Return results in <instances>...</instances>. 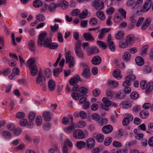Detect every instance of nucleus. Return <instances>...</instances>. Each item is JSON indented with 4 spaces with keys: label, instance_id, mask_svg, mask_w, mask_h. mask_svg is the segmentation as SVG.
I'll list each match as a JSON object with an SVG mask.
<instances>
[{
    "label": "nucleus",
    "instance_id": "f257e3e1",
    "mask_svg": "<svg viewBox=\"0 0 153 153\" xmlns=\"http://www.w3.org/2000/svg\"><path fill=\"white\" fill-rule=\"evenodd\" d=\"M46 32H42L40 34L37 42L38 45L41 46L43 45L44 47L46 48V45H49L52 42L51 39L49 37L46 38Z\"/></svg>",
    "mask_w": 153,
    "mask_h": 153
},
{
    "label": "nucleus",
    "instance_id": "f03ea898",
    "mask_svg": "<svg viewBox=\"0 0 153 153\" xmlns=\"http://www.w3.org/2000/svg\"><path fill=\"white\" fill-rule=\"evenodd\" d=\"M35 58L33 57L30 59L27 62L30 73L32 76H35L38 72L37 66L35 64Z\"/></svg>",
    "mask_w": 153,
    "mask_h": 153
},
{
    "label": "nucleus",
    "instance_id": "7ed1b4c3",
    "mask_svg": "<svg viewBox=\"0 0 153 153\" xmlns=\"http://www.w3.org/2000/svg\"><path fill=\"white\" fill-rule=\"evenodd\" d=\"M81 40H77L75 44L74 50L76 55L79 58L83 59L84 58V55L81 48Z\"/></svg>",
    "mask_w": 153,
    "mask_h": 153
},
{
    "label": "nucleus",
    "instance_id": "20e7f679",
    "mask_svg": "<svg viewBox=\"0 0 153 153\" xmlns=\"http://www.w3.org/2000/svg\"><path fill=\"white\" fill-rule=\"evenodd\" d=\"M140 85L142 89H144L146 88V93L149 94L153 89V82H150L148 84H147L145 80H143L140 82Z\"/></svg>",
    "mask_w": 153,
    "mask_h": 153
},
{
    "label": "nucleus",
    "instance_id": "39448f33",
    "mask_svg": "<svg viewBox=\"0 0 153 153\" xmlns=\"http://www.w3.org/2000/svg\"><path fill=\"white\" fill-rule=\"evenodd\" d=\"M36 82L37 84L39 85H43L46 83V77L43 75L41 69L39 70Z\"/></svg>",
    "mask_w": 153,
    "mask_h": 153
},
{
    "label": "nucleus",
    "instance_id": "423d86ee",
    "mask_svg": "<svg viewBox=\"0 0 153 153\" xmlns=\"http://www.w3.org/2000/svg\"><path fill=\"white\" fill-rule=\"evenodd\" d=\"M71 51H68L65 53L66 63H69L68 67L69 68L73 67L74 64V58L71 55Z\"/></svg>",
    "mask_w": 153,
    "mask_h": 153
},
{
    "label": "nucleus",
    "instance_id": "0eeeda50",
    "mask_svg": "<svg viewBox=\"0 0 153 153\" xmlns=\"http://www.w3.org/2000/svg\"><path fill=\"white\" fill-rule=\"evenodd\" d=\"M81 66L83 68L82 75L86 78H88L90 76V68L85 63H82L80 64Z\"/></svg>",
    "mask_w": 153,
    "mask_h": 153
},
{
    "label": "nucleus",
    "instance_id": "6e6552de",
    "mask_svg": "<svg viewBox=\"0 0 153 153\" xmlns=\"http://www.w3.org/2000/svg\"><path fill=\"white\" fill-rule=\"evenodd\" d=\"M92 4L94 8L97 10H101L104 7L103 3L100 0H93Z\"/></svg>",
    "mask_w": 153,
    "mask_h": 153
},
{
    "label": "nucleus",
    "instance_id": "1a4fd4ad",
    "mask_svg": "<svg viewBox=\"0 0 153 153\" xmlns=\"http://www.w3.org/2000/svg\"><path fill=\"white\" fill-rule=\"evenodd\" d=\"M73 135L74 138L77 139H83L85 137L83 132L79 129L74 130L73 132Z\"/></svg>",
    "mask_w": 153,
    "mask_h": 153
},
{
    "label": "nucleus",
    "instance_id": "9d476101",
    "mask_svg": "<svg viewBox=\"0 0 153 153\" xmlns=\"http://www.w3.org/2000/svg\"><path fill=\"white\" fill-rule=\"evenodd\" d=\"M152 0H147L143 6L140 8V12H146L150 9L152 5Z\"/></svg>",
    "mask_w": 153,
    "mask_h": 153
},
{
    "label": "nucleus",
    "instance_id": "9b49d317",
    "mask_svg": "<svg viewBox=\"0 0 153 153\" xmlns=\"http://www.w3.org/2000/svg\"><path fill=\"white\" fill-rule=\"evenodd\" d=\"M102 101L104 103V105L102 103L101 105V107L102 108L105 110H108V107L111 105V101L105 97L102 98Z\"/></svg>",
    "mask_w": 153,
    "mask_h": 153
},
{
    "label": "nucleus",
    "instance_id": "f8f14e48",
    "mask_svg": "<svg viewBox=\"0 0 153 153\" xmlns=\"http://www.w3.org/2000/svg\"><path fill=\"white\" fill-rule=\"evenodd\" d=\"M87 55L89 56L92 54L97 53L99 52L98 48L96 46L90 47L86 50Z\"/></svg>",
    "mask_w": 153,
    "mask_h": 153
},
{
    "label": "nucleus",
    "instance_id": "ddd939ff",
    "mask_svg": "<svg viewBox=\"0 0 153 153\" xmlns=\"http://www.w3.org/2000/svg\"><path fill=\"white\" fill-rule=\"evenodd\" d=\"M113 127L111 125H108L104 126L102 128V132L105 134L111 133L113 130Z\"/></svg>",
    "mask_w": 153,
    "mask_h": 153
},
{
    "label": "nucleus",
    "instance_id": "4468645a",
    "mask_svg": "<svg viewBox=\"0 0 153 153\" xmlns=\"http://www.w3.org/2000/svg\"><path fill=\"white\" fill-rule=\"evenodd\" d=\"M102 61L101 58L100 56H97L94 57L91 60V63L95 65L100 64Z\"/></svg>",
    "mask_w": 153,
    "mask_h": 153
},
{
    "label": "nucleus",
    "instance_id": "2eb2a0df",
    "mask_svg": "<svg viewBox=\"0 0 153 153\" xmlns=\"http://www.w3.org/2000/svg\"><path fill=\"white\" fill-rule=\"evenodd\" d=\"M87 147L88 148L91 149L94 147L95 145V142L94 139L90 138L86 140Z\"/></svg>",
    "mask_w": 153,
    "mask_h": 153
},
{
    "label": "nucleus",
    "instance_id": "dca6fc26",
    "mask_svg": "<svg viewBox=\"0 0 153 153\" xmlns=\"http://www.w3.org/2000/svg\"><path fill=\"white\" fill-rule=\"evenodd\" d=\"M59 6L60 4L59 3H57L56 4H52L50 6H48L46 4H45V9H47V8L48 7V10L51 12L54 11L55 9L59 7Z\"/></svg>",
    "mask_w": 153,
    "mask_h": 153
},
{
    "label": "nucleus",
    "instance_id": "f3484780",
    "mask_svg": "<svg viewBox=\"0 0 153 153\" xmlns=\"http://www.w3.org/2000/svg\"><path fill=\"white\" fill-rule=\"evenodd\" d=\"M135 39L134 35L133 34H130L126 37L125 39L129 45H130L134 42Z\"/></svg>",
    "mask_w": 153,
    "mask_h": 153
},
{
    "label": "nucleus",
    "instance_id": "a211bd4d",
    "mask_svg": "<svg viewBox=\"0 0 153 153\" xmlns=\"http://www.w3.org/2000/svg\"><path fill=\"white\" fill-rule=\"evenodd\" d=\"M83 36L84 39L87 41L93 42L94 40V38L90 33H85L83 34Z\"/></svg>",
    "mask_w": 153,
    "mask_h": 153
},
{
    "label": "nucleus",
    "instance_id": "6ab92c4d",
    "mask_svg": "<svg viewBox=\"0 0 153 153\" xmlns=\"http://www.w3.org/2000/svg\"><path fill=\"white\" fill-rule=\"evenodd\" d=\"M149 115V113L148 111L146 110H142L140 113L139 115L140 117L142 119H146Z\"/></svg>",
    "mask_w": 153,
    "mask_h": 153
},
{
    "label": "nucleus",
    "instance_id": "aec40b11",
    "mask_svg": "<svg viewBox=\"0 0 153 153\" xmlns=\"http://www.w3.org/2000/svg\"><path fill=\"white\" fill-rule=\"evenodd\" d=\"M122 107L124 109H128L131 108L132 106L131 103L128 101H123L121 104Z\"/></svg>",
    "mask_w": 153,
    "mask_h": 153
},
{
    "label": "nucleus",
    "instance_id": "412c9836",
    "mask_svg": "<svg viewBox=\"0 0 153 153\" xmlns=\"http://www.w3.org/2000/svg\"><path fill=\"white\" fill-rule=\"evenodd\" d=\"M91 15V13H88V10L85 9H84L79 16V17L81 19H83L87 16H89Z\"/></svg>",
    "mask_w": 153,
    "mask_h": 153
},
{
    "label": "nucleus",
    "instance_id": "4be33fe9",
    "mask_svg": "<svg viewBox=\"0 0 153 153\" xmlns=\"http://www.w3.org/2000/svg\"><path fill=\"white\" fill-rule=\"evenodd\" d=\"M79 77L77 76V77H74L71 78L69 81V83L70 85H76L79 80H80Z\"/></svg>",
    "mask_w": 153,
    "mask_h": 153
},
{
    "label": "nucleus",
    "instance_id": "5701e85b",
    "mask_svg": "<svg viewBox=\"0 0 153 153\" xmlns=\"http://www.w3.org/2000/svg\"><path fill=\"white\" fill-rule=\"evenodd\" d=\"M42 116L46 122H48L51 120V117L48 111H44L43 113Z\"/></svg>",
    "mask_w": 153,
    "mask_h": 153
},
{
    "label": "nucleus",
    "instance_id": "b1692460",
    "mask_svg": "<svg viewBox=\"0 0 153 153\" xmlns=\"http://www.w3.org/2000/svg\"><path fill=\"white\" fill-rule=\"evenodd\" d=\"M126 96V94L122 90L119 91L116 95V98L120 100L124 98Z\"/></svg>",
    "mask_w": 153,
    "mask_h": 153
},
{
    "label": "nucleus",
    "instance_id": "393cba45",
    "mask_svg": "<svg viewBox=\"0 0 153 153\" xmlns=\"http://www.w3.org/2000/svg\"><path fill=\"white\" fill-rule=\"evenodd\" d=\"M55 84L53 80L50 79L48 82V88L49 90L53 91L55 90Z\"/></svg>",
    "mask_w": 153,
    "mask_h": 153
},
{
    "label": "nucleus",
    "instance_id": "a878e982",
    "mask_svg": "<svg viewBox=\"0 0 153 153\" xmlns=\"http://www.w3.org/2000/svg\"><path fill=\"white\" fill-rule=\"evenodd\" d=\"M75 124L72 123V125L67 127H66L64 129V131L68 133H71L75 129Z\"/></svg>",
    "mask_w": 153,
    "mask_h": 153
},
{
    "label": "nucleus",
    "instance_id": "bb28decb",
    "mask_svg": "<svg viewBox=\"0 0 153 153\" xmlns=\"http://www.w3.org/2000/svg\"><path fill=\"white\" fill-rule=\"evenodd\" d=\"M136 63L139 66L143 65L144 63V60L143 58L138 56L136 57L135 59Z\"/></svg>",
    "mask_w": 153,
    "mask_h": 153
},
{
    "label": "nucleus",
    "instance_id": "cd10ccee",
    "mask_svg": "<svg viewBox=\"0 0 153 153\" xmlns=\"http://www.w3.org/2000/svg\"><path fill=\"white\" fill-rule=\"evenodd\" d=\"M119 45L123 48H126L130 45L126 39L121 40L119 43Z\"/></svg>",
    "mask_w": 153,
    "mask_h": 153
},
{
    "label": "nucleus",
    "instance_id": "c85d7f7f",
    "mask_svg": "<svg viewBox=\"0 0 153 153\" xmlns=\"http://www.w3.org/2000/svg\"><path fill=\"white\" fill-rule=\"evenodd\" d=\"M123 19V17L119 13H116L114 16V21L115 22L118 23Z\"/></svg>",
    "mask_w": 153,
    "mask_h": 153
},
{
    "label": "nucleus",
    "instance_id": "c756f323",
    "mask_svg": "<svg viewBox=\"0 0 153 153\" xmlns=\"http://www.w3.org/2000/svg\"><path fill=\"white\" fill-rule=\"evenodd\" d=\"M108 86L110 88H115L118 86V83L116 81L113 80L108 81L107 84Z\"/></svg>",
    "mask_w": 153,
    "mask_h": 153
},
{
    "label": "nucleus",
    "instance_id": "7c9ffc66",
    "mask_svg": "<svg viewBox=\"0 0 153 153\" xmlns=\"http://www.w3.org/2000/svg\"><path fill=\"white\" fill-rule=\"evenodd\" d=\"M150 23V19H147L143 23L141 27L142 29L144 30H145L147 27L149 26Z\"/></svg>",
    "mask_w": 153,
    "mask_h": 153
},
{
    "label": "nucleus",
    "instance_id": "2f4dec72",
    "mask_svg": "<svg viewBox=\"0 0 153 153\" xmlns=\"http://www.w3.org/2000/svg\"><path fill=\"white\" fill-rule=\"evenodd\" d=\"M86 145L85 143L83 141H80L76 142V146L79 149H81L82 148H85Z\"/></svg>",
    "mask_w": 153,
    "mask_h": 153
},
{
    "label": "nucleus",
    "instance_id": "473e14b6",
    "mask_svg": "<svg viewBox=\"0 0 153 153\" xmlns=\"http://www.w3.org/2000/svg\"><path fill=\"white\" fill-rule=\"evenodd\" d=\"M2 134L4 137L7 139H9L12 137V134L10 132L7 130L4 131L2 132Z\"/></svg>",
    "mask_w": 153,
    "mask_h": 153
},
{
    "label": "nucleus",
    "instance_id": "72a5a7b5",
    "mask_svg": "<svg viewBox=\"0 0 153 153\" xmlns=\"http://www.w3.org/2000/svg\"><path fill=\"white\" fill-rule=\"evenodd\" d=\"M42 4V2L40 0H35L33 3V6L36 8H39L41 7Z\"/></svg>",
    "mask_w": 153,
    "mask_h": 153
},
{
    "label": "nucleus",
    "instance_id": "f704fd0d",
    "mask_svg": "<svg viewBox=\"0 0 153 153\" xmlns=\"http://www.w3.org/2000/svg\"><path fill=\"white\" fill-rule=\"evenodd\" d=\"M131 57V55L129 52H124L123 56V59L125 61L129 60Z\"/></svg>",
    "mask_w": 153,
    "mask_h": 153
},
{
    "label": "nucleus",
    "instance_id": "c9c22d12",
    "mask_svg": "<svg viewBox=\"0 0 153 153\" xmlns=\"http://www.w3.org/2000/svg\"><path fill=\"white\" fill-rule=\"evenodd\" d=\"M96 136L94 137L96 138L97 141L99 143H102L104 139V136L102 134H95Z\"/></svg>",
    "mask_w": 153,
    "mask_h": 153
},
{
    "label": "nucleus",
    "instance_id": "e433bc0d",
    "mask_svg": "<svg viewBox=\"0 0 153 153\" xmlns=\"http://www.w3.org/2000/svg\"><path fill=\"white\" fill-rule=\"evenodd\" d=\"M28 46L30 50L33 51L35 49V42L32 40H30L28 43Z\"/></svg>",
    "mask_w": 153,
    "mask_h": 153
},
{
    "label": "nucleus",
    "instance_id": "4c0bfd02",
    "mask_svg": "<svg viewBox=\"0 0 153 153\" xmlns=\"http://www.w3.org/2000/svg\"><path fill=\"white\" fill-rule=\"evenodd\" d=\"M77 92H79L80 96H81L85 95L87 93V90L85 88L82 87L79 89Z\"/></svg>",
    "mask_w": 153,
    "mask_h": 153
},
{
    "label": "nucleus",
    "instance_id": "58836bf2",
    "mask_svg": "<svg viewBox=\"0 0 153 153\" xmlns=\"http://www.w3.org/2000/svg\"><path fill=\"white\" fill-rule=\"evenodd\" d=\"M124 36L123 32L121 31H119L115 35V38L117 39H120L123 38Z\"/></svg>",
    "mask_w": 153,
    "mask_h": 153
},
{
    "label": "nucleus",
    "instance_id": "ea45409f",
    "mask_svg": "<svg viewBox=\"0 0 153 153\" xmlns=\"http://www.w3.org/2000/svg\"><path fill=\"white\" fill-rule=\"evenodd\" d=\"M36 114L33 111L30 112L28 114V118L30 121L33 122L35 117Z\"/></svg>",
    "mask_w": 153,
    "mask_h": 153
},
{
    "label": "nucleus",
    "instance_id": "a19ab883",
    "mask_svg": "<svg viewBox=\"0 0 153 153\" xmlns=\"http://www.w3.org/2000/svg\"><path fill=\"white\" fill-rule=\"evenodd\" d=\"M46 48H48L51 49H55L58 46V44L56 43L51 42L49 45H46Z\"/></svg>",
    "mask_w": 153,
    "mask_h": 153
},
{
    "label": "nucleus",
    "instance_id": "79ce46f5",
    "mask_svg": "<svg viewBox=\"0 0 153 153\" xmlns=\"http://www.w3.org/2000/svg\"><path fill=\"white\" fill-rule=\"evenodd\" d=\"M143 0H137L134 3V5L132 7V9H136L139 7L142 4Z\"/></svg>",
    "mask_w": 153,
    "mask_h": 153
},
{
    "label": "nucleus",
    "instance_id": "37998d69",
    "mask_svg": "<svg viewBox=\"0 0 153 153\" xmlns=\"http://www.w3.org/2000/svg\"><path fill=\"white\" fill-rule=\"evenodd\" d=\"M121 70L120 69H116L113 72V75L115 78H118L121 74Z\"/></svg>",
    "mask_w": 153,
    "mask_h": 153
},
{
    "label": "nucleus",
    "instance_id": "c03bdc74",
    "mask_svg": "<svg viewBox=\"0 0 153 153\" xmlns=\"http://www.w3.org/2000/svg\"><path fill=\"white\" fill-rule=\"evenodd\" d=\"M106 94L107 97L109 99H111L114 95V91L111 89H109L106 91Z\"/></svg>",
    "mask_w": 153,
    "mask_h": 153
},
{
    "label": "nucleus",
    "instance_id": "a18cd8bd",
    "mask_svg": "<svg viewBox=\"0 0 153 153\" xmlns=\"http://www.w3.org/2000/svg\"><path fill=\"white\" fill-rule=\"evenodd\" d=\"M91 116L92 119L94 120L99 122L100 121V117L97 114L93 113L91 114Z\"/></svg>",
    "mask_w": 153,
    "mask_h": 153
},
{
    "label": "nucleus",
    "instance_id": "49530a36",
    "mask_svg": "<svg viewBox=\"0 0 153 153\" xmlns=\"http://www.w3.org/2000/svg\"><path fill=\"white\" fill-rule=\"evenodd\" d=\"M118 11L119 13L120 14V15L123 18L126 19V12L124 10L123 8H121L119 9Z\"/></svg>",
    "mask_w": 153,
    "mask_h": 153
},
{
    "label": "nucleus",
    "instance_id": "de8ad7c7",
    "mask_svg": "<svg viewBox=\"0 0 153 153\" xmlns=\"http://www.w3.org/2000/svg\"><path fill=\"white\" fill-rule=\"evenodd\" d=\"M62 68L54 69L53 70V74L56 77H58L59 73L61 72L62 71Z\"/></svg>",
    "mask_w": 153,
    "mask_h": 153
},
{
    "label": "nucleus",
    "instance_id": "09e8293b",
    "mask_svg": "<svg viewBox=\"0 0 153 153\" xmlns=\"http://www.w3.org/2000/svg\"><path fill=\"white\" fill-rule=\"evenodd\" d=\"M112 140V138L111 137H106L104 141V145L106 146H108L110 145Z\"/></svg>",
    "mask_w": 153,
    "mask_h": 153
},
{
    "label": "nucleus",
    "instance_id": "8fccbe9b",
    "mask_svg": "<svg viewBox=\"0 0 153 153\" xmlns=\"http://www.w3.org/2000/svg\"><path fill=\"white\" fill-rule=\"evenodd\" d=\"M110 50L112 52H114L115 50V46L113 42H109L108 43Z\"/></svg>",
    "mask_w": 153,
    "mask_h": 153
},
{
    "label": "nucleus",
    "instance_id": "3c124183",
    "mask_svg": "<svg viewBox=\"0 0 153 153\" xmlns=\"http://www.w3.org/2000/svg\"><path fill=\"white\" fill-rule=\"evenodd\" d=\"M97 17L101 20H103L105 19L104 13L102 11H98L96 13Z\"/></svg>",
    "mask_w": 153,
    "mask_h": 153
},
{
    "label": "nucleus",
    "instance_id": "603ef678",
    "mask_svg": "<svg viewBox=\"0 0 153 153\" xmlns=\"http://www.w3.org/2000/svg\"><path fill=\"white\" fill-rule=\"evenodd\" d=\"M36 20L40 22H43L45 19L44 16L43 15L41 14L37 15L36 16Z\"/></svg>",
    "mask_w": 153,
    "mask_h": 153
},
{
    "label": "nucleus",
    "instance_id": "864d4df0",
    "mask_svg": "<svg viewBox=\"0 0 153 153\" xmlns=\"http://www.w3.org/2000/svg\"><path fill=\"white\" fill-rule=\"evenodd\" d=\"M139 96L138 93L136 91H133L130 94L131 98L134 100L137 99L139 97Z\"/></svg>",
    "mask_w": 153,
    "mask_h": 153
},
{
    "label": "nucleus",
    "instance_id": "5fc2aeb1",
    "mask_svg": "<svg viewBox=\"0 0 153 153\" xmlns=\"http://www.w3.org/2000/svg\"><path fill=\"white\" fill-rule=\"evenodd\" d=\"M71 95L72 98L76 100H79V96H80L79 92H72Z\"/></svg>",
    "mask_w": 153,
    "mask_h": 153
},
{
    "label": "nucleus",
    "instance_id": "6e6d98bb",
    "mask_svg": "<svg viewBox=\"0 0 153 153\" xmlns=\"http://www.w3.org/2000/svg\"><path fill=\"white\" fill-rule=\"evenodd\" d=\"M98 21L95 17L92 18L89 21V24L91 26H94L97 25Z\"/></svg>",
    "mask_w": 153,
    "mask_h": 153
},
{
    "label": "nucleus",
    "instance_id": "4d7b16f0",
    "mask_svg": "<svg viewBox=\"0 0 153 153\" xmlns=\"http://www.w3.org/2000/svg\"><path fill=\"white\" fill-rule=\"evenodd\" d=\"M36 123L38 126L41 125L42 123V118L41 116H37L36 120Z\"/></svg>",
    "mask_w": 153,
    "mask_h": 153
},
{
    "label": "nucleus",
    "instance_id": "13d9d810",
    "mask_svg": "<svg viewBox=\"0 0 153 153\" xmlns=\"http://www.w3.org/2000/svg\"><path fill=\"white\" fill-rule=\"evenodd\" d=\"M77 125L78 128H82L86 126V123L84 121H79L78 122Z\"/></svg>",
    "mask_w": 153,
    "mask_h": 153
},
{
    "label": "nucleus",
    "instance_id": "bf43d9fd",
    "mask_svg": "<svg viewBox=\"0 0 153 153\" xmlns=\"http://www.w3.org/2000/svg\"><path fill=\"white\" fill-rule=\"evenodd\" d=\"M11 72V69L9 68H5L2 71L1 73L4 76H7L10 74Z\"/></svg>",
    "mask_w": 153,
    "mask_h": 153
},
{
    "label": "nucleus",
    "instance_id": "052dcab7",
    "mask_svg": "<svg viewBox=\"0 0 153 153\" xmlns=\"http://www.w3.org/2000/svg\"><path fill=\"white\" fill-rule=\"evenodd\" d=\"M97 43L100 47L104 49H105L107 47V45L105 43L101 41H98L97 42Z\"/></svg>",
    "mask_w": 153,
    "mask_h": 153
},
{
    "label": "nucleus",
    "instance_id": "680f3d73",
    "mask_svg": "<svg viewBox=\"0 0 153 153\" xmlns=\"http://www.w3.org/2000/svg\"><path fill=\"white\" fill-rule=\"evenodd\" d=\"M136 79V76L134 75L130 74L126 76L125 78V79L128 80L131 82Z\"/></svg>",
    "mask_w": 153,
    "mask_h": 153
},
{
    "label": "nucleus",
    "instance_id": "e2e57ef3",
    "mask_svg": "<svg viewBox=\"0 0 153 153\" xmlns=\"http://www.w3.org/2000/svg\"><path fill=\"white\" fill-rule=\"evenodd\" d=\"M114 11L115 9L114 8L112 7H110L107 9L106 13L108 14L111 15L114 12Z\"/></svg>",
    "mask_w": 153,
    "mask_h": 153
},
{
    "label": "nucleus",
    "instance_id": "0e129e2a",
    "mask_svg": "<svg viewBox=\"0 0 153 153\" xmlns=\"http://www.w3.org/2000/svg\"><path fill=\"white\" fill-rule=\"evenodd\" d=\"M16 116L17 118L21 119L25 117V114L23 112H19L16 113Z\"/></svg>",
    "mask_w": 153,
    "mask_h": 153
},
{
    "label": "nucleus",
    "instance_id": "69168bd1",
    "mask_svg": "<svg viewBox=\"0 0 153 153\" xmlns=\"http://www.w3.org/2000/svg\"><path fill=\"white\" fill-rule=\"evenodd\" d=\"M12 73L15 75H19L20 74V71L19 68L14 67L12 69Z\"/></svg>",
    "mask_w": 153,
    "mask_h": 153
},
{
    "label": "nucleus",
    "instance_id": "338daca9",
    "mask_svg": "<svg viewBox=\"0 0 153 153\" xmlns=\"http://www.w3.org/2000/svg\"><path fill=\"white\" fill-rule=\"evenodd\" d=\"M27 124V121L26 119H23L20 121V125L22 126H25Z\"/></svg>",
    "mask_w": 153,
    "mask_h": 153
},
{
    "label": "nucleus",
    "instance_id": "774afa93",
    "mask_svg": "<svg viewBox=\"0 0 153 153\" xmlns=\"http://www.w3.org/2000/svg\"><path fill=\"white\" fill-rule=\"evenodd\" d=\"M100 90L98 89H95L94 90L92 91L93 94L95 97L98 96L100 94Z\"/></svg>",
    "mask_w": 153,
    "mask_h": 153
}]
</instances>
